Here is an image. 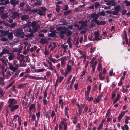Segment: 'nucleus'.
Here are the masks:
<instances>
[{
  "instance_id": "4d7b16f0",
  "label": "nucleus",
  "mask_w": 130,
  "mask_h": 130,
  "mask_svg": "<svg viewBox=\"0 0 130 130\" xmlns=\"http://www.w3.org/2000/svg\"><path fill=\"white\" fill-rule=\"evenodd\" d=\"M91 89V87L90 86H89L87 87V92L89 93L90 92Z\"/></svg>"
},
{
  "instance_id": "c85d7f7f",
  "label": "nucleus",
  "mask_w": 130,
  "mask_h": 130,
  "mask_svg": "<svg viewBox=\"0 0 130 130\" xmlns=\"http://www.w3.org/2000/svg\"><path fill=\"white\" fill-rule=\"evenodd\" d=\"M125 114V112L124 111H122L121 113L118 116V118L121 119L123 116Z\"/></svg>"
},
{
  "instance_id": "6e6552de",
  "label": "nucleus",
  "mask_w": 130,
  "mask_h": 130,
  "mask_svg": "<svg viewBox=\"0 0 130 130\" xmlns=\"http://www.w3.org/2000/svg\"><path fill=\"white\" fill-rule=\"evenodd\" d=\"M20 16L19 14L17 12H15L12 13L11 17L13 19L19 18Z\"/></svg>"
},
{
  "instance_id": "2eb2a0df",
  "label": "nucleus",
  "mask_w": 130,
  "mask_h": 130,
  "mask_svg": "<svg viewBox=\"0 0 130 130\" xmlns=\"http://www.w3.org/2000/svg\"><path fill=\"white\" fill-rule=\"evenodd\" d=\"M57 30L58 31H61L62 30L65 31L66 32L68 30V29H67V28L66 27L63 26L62 28L61 27H58L57 28Z\"/></svg>"
},
{
  "instance_id": "cd10ccee",
  "label": "nucleus",
  "mask_w": 130,
  "mask_h": 130,
  "mask_svg": "<svg viewBox=\"0 0 130 130\" xmlns=\"http://www.w3.org/2000/svg\"><path fill=\"white\" fill-rule=\"evenodd\" d=\"M8 13H5L2 14L1 15V17L3 19L6 18L8 17Z\"/></svg>"
},
{
  "instance_id": "39448f33",
  "label": "nucleus",
  "mask_w": 130,
  "mask_h": 130,
  "mask_svg": "<svg viewBox=\"0 0 130 130\" xmlns=\"http://www.w3.org/2000/svg\"><path fill=\"white\" fill-rule=\"evenodd\" d=\"M114 10L112 11V14L115 15H117L119 12L120 9V6L117 5L114 8Z\"/></svg>"
},
{
  "instance_id": "0eeeda50",
  "label": "nucleus",
  "mask_w": 130,
  "mask_h": 130,
  "mask_svg": "<svg viewBox=\"0 0 130 130\" xmlns=\"http://www.w3.org/2000/svg\"><path fill=\"white\" fill-rule=\"evenodd\" d=\"M24 34L22 29L19 28L16 30V36L18 37H20L22 34Z\"/></svg>"
},
{
  "instance_id": "8fccbe9b",
  "label": "nucleus",
  "mask_w": 130,
  "mask_h": 130,
  "mask_svg": "<svg viewBox=\"0 0 130 130\" xmlns=\"http://www.w3.org/2000/svg\"><path fill=\"white\" fill-rule=\"evenodd\" d=\"M102 69V66L101 64L100 63H99L98 67V70L99 71H100V69Z\"/></svg>"
},
{
  "instance_id": "774afa93",
  "label": "nucleus",
  "mask_w": 130,
  "mask_h": 130,
  "mask_svg": "<svg viewBox=\"0 0 130 130\" xmlns=\"http://www.w3.org/2000/svg\"><path fill=\"white\" fill-rule=\"evenodd\" d=\"M23 86V85L22 84H20L19 85L18 87V88H22Z\"/></svg>"
},
{
  "instance_id": "bb28decb",
  "label": "nucleus",
  "mask_w": 130,
  "mask_h": 130,
  "mask_svg": "<svg viewBox=\"0 0 130 130\" xmlns=\"http://www.w3.org/2000/svg\"><path fill=\"white\" fill-rule=\"evenodd\" d=\"M17 25V23H13L11 24H9L8 26L11 28H13L15 27Z\"/></svg>"
},
{
  "instance_id": "5fc2aeb1",
  "label": "nucleus",
  "mask_w": 130,
  "mask_h": 130,
  "mask_svg": "<svg viewBox=\"0 0 130 130\" xmlns=\"http://www.w3.org/2000/svg\"><path fill=\"white\" fill-rule=\"evenodd\" d=\"M115 74V73H113V71H111L109 72V75L110 76H113Z\"/></svg>"
},
{
  "instance_id": "7ed1b4c3",
  "label": "nucleus",
  "mask_w": 130,
  "mask_h": 130,
  "mask_svg": "<svg viewBox=\"0 0 130 130\" xmlns=\"http://www.w3.org/2000/svg\"><path fill=\"white\" fill-rule=\"evenodd\" d=\"M87 21H80L79 22V23L81 25L79 28L78 29V30H80L83 29L84 28L87 26Z\"/></svg>"
},
{
  "instance_id": "49530a36",
  "label": "nucleus",
  "mask_w": 130,
  "mask_h": 130,
  "mask_svg": "<svg viewBox=\"0 0 130 130\" xmlns=\"http://www.w3.org/2000/svg\"><path fill=\"white\" fill-rule=\"evenodd\" d=\"M90 67L92 68V71L94 72L95 71V66H94L93 64H91L90 65Z\"/></svg>"
},
{
  "instance_id": "e433bc0d",
  "label": "nucleus",
  "mask_w": 130,
  "mask_h": 130,
  "mask_svg": "<svg viewBox=\"0 0 130 130\" xmlns=\"http://www.w3.org/2000/svg\"><path fill=\"white\" fill-rule=\"evenodd\" d=\"M32 23L31 22L29 21L28 22H27L26 24L27 25V27L29 28H30V26H32Z\"/></svg>"
},
{
  "instance_id": "20e7f679",
  "label": "nucleus",
  "mask_w": 130,
  "mask_h": 130,
  "mask_svg": "<svg viewBox=\"0 0 130 130\" xmlns=\"http://www.w3.org/2000/svg\"><path fill=\"white\" fill-rule=\"evenodd\" d=\"M98 19L93 18L91 20L92 22L94 21H95V23L98 25H104L106 23V22L105 21H100L97 20Z\"/></svg>"
},
{
  "instance_id": "de8ad7c7",
  "label": "nucleus",
  "mask_w": 130,
  "mask_h": 130,
  "mask_svg": "<svg viewBox=\"0 0 130 130\" xmlns=\"http://www.w3.org/2000/svg\"><path fill=\"white\" fill-rule=\"evenodd\" d=\"M41 10H42L43 12H45V11L47 10V9H46L44 7H41Z\"/></svg>"
},
{
  "instance_id": "58836bf2",
  "label": "nucleus",
  "mask_w": 130,
  "mask_h": 130,
  "mask_svg": "<svg viewBox=\"0 0 130 130\" xmlns=\"http://www.w3.org/2000/svg\"><path fill=\"white\" fill-rule=\"evenodd\" d=\"M45 70L44 68L36 70V72H41L44 71Z\"/></svg>"
},
{
  "instance_id": "a19ab883",
  "label": "nucleus",
  "mask_w": 130,
  "mask_h": 130,
  "mask_svg": "<svg viewBox=\"0 0 130 130\" xmlns=\"http://www.w3.org/2000/svg\"><path fill=\"white\" fill-rule=\"evenodd\" d=\"M35 105L34 104H32L29 107V110L31 111L33 109L35 108Z\"/></svg>"
},
{
  "instance_id": "603ef678",
  "label": "nucleus",
  "mask_w": 130,
  "mask_h": 130,
  "mask_svg": "<svg viewBox=\"0 0 130 130\" xmlns=\"http://www.w3.org/2000/svg\"><path fill=\"white\" fill-rule=\"evenodd\" d=\"M38 10L37 8H35L32 10L31 11L33 12H37L38 11Z\"/></svg>"
},
{
  "instance_id": "79ce46f5",
  "label": "nucleus",
  "mask_w": 130,
  "mask_h": 130,
  "mask_svg": "<svg viewBox=\"0 0 130 130\" xmlns=\"http://www.w3.org/2000/svg\"><path fill=\"white\" fill-rule=\"evenodd\" d=\"M77 117L76 116H75L74 118V120L73 121V123L75 124L77 122Z\"/></svg>"
},
{
  "instance_id": "423d86ee",
  "label": "nucleus",
  "mask_w": 130,
  "mask_h": 130,
  "mask_svg": "<svg viewBox=\"0 0 130 130\" xmlns=\"http://www.w3.org/2000/svg\"><path fill=\"white\" fill-rule=\"evenodd\" d=\"M16 100L14 99H9L8 101V103L9 104L8 106L10 108L12 104H14L16 103Z\"/></svg>"
},
{
  "instance_id": "dca6fc26",
  "label": "nucleus",
  "mask_w": 130,
  "mask_h": 130,
  "mask_svg": "<svg viewBox=\"0 0 130 130\" xmlns=\"http://www.w3.org/2000/svg\"><path fill=\"white\" fill-rule=\"evenodd\" d=\"M9 69L12 71H13V72H15L17 69V67H14L12 64H9Z\"/></svg>"
},
{
  "instance_id": "b1692460",
  "label": "nucleus",
  "mask_w": 130,
  "mask_h": 130,
  "mask_svg": "<svg viewBox=\"0 0 130 130\" xmlns=\"http://www.w3.org/2000/svg\"><path fill=\"white\" fill-rule=\"evenodd\" d=\"M9 54L10 55H9L8 58L9 60H12L13 59L14 57V55L12 53H10Z\"/></svg>"
},
{
  "instance_id": "c756f323",
  "label": "nucleus",
  "mask_w": 130,
  "mask_h": 130,
  "mask_svg": "<svg viewBox=\"0 0 130 130\" xmlns=\"http://www.w3.org/2000/svg\"><path fill=\"white\" fill-rule=\"evenodd\" d=\"M67 31V32H66L65 34L67 36H69L72 34V32L71 31L69 30L68 29Z\"/></svg>"
},
{
  "instance_id": "4468645a",
  "label": "nucleus",
  "mask_w": 130,
  "mask_h": 130,
  "mask_svg": "<svg viewBox=\"0 0 130 130\" xmlns=\"http://www.w3.org/2000/svg\"><path fill=\"white\" fill-rule=\"evenodd\" d=\"M9 51L6 48H4L3 49L2 51L0 53V57L2 55L5 53L9 54L10 53H9Z\"/></svg>"
},
{
  "instance_id": "f3484780",
  "label": "nucleus",
  "mask_w": 130,
  "mask_h": 130,
  "mask_svg": "<svg viewBox=\"0 0 130 130\" xmlns=\"http://www.w3.org/2000/svg\"><path fill=\"white\" fill-rule=\"evenodd\" d=\"M42 4V1H40V0H36V2L35 4L32 5L33 6H35L36 5L40 6Z\"/></svg>"
},
{
  "instance_id": "680f3d73",
  "label": "nucleus",
  "mask_w": 130,
  "mask_h": 130,
  "mask_svg": "<svg viewBox=\"0 0 130 130\" xmlns=\"http://www.w3.org/2000/svg\"><path fill=\"white\" fill-rule=\"evenodd\" d=\"M18 75V73H15L14 75H13V77L11 79H12L14 78H15L16 77V76H17Z\"/></svg>"
},
{
  "instance_id": "c03bdc74",
  "label": "nucleus",
  "mask_w": 130,
  "mask_h": 130,
  "mask_svg": "<svg viewBox=\"0 0 130 130\" xmlns=\"http://www.w3.org/2000/svg\"><path fill=\"white\" fill-rule=\"evenodd\" d=\"M33 35H34L33 33H32H32H31L30 34H29L28 35H25L24 36H25L26 37H31L33 36Z\"/></svg>"
},
{
  "instance_id": "aec40b11",
  "label": "nucleus",
  "mask_w": 130,
  "mask_h": 130,
  "mask_svg": "<svg viewBox=\"0 0 130 130\" xmlns=\"http://www.w3.org/2000/svg\"><path fill=\"white\" fill-rule=\"evenodd\" d=\"M29 18V16L27 15H23L21 17V19L22 21H26Z\"/></svg>"
},
{
  "instance_id": "e2e57ef3",
  "label": "nucleus",
  "mask_w": 130,
  "mask_h": 130,
  "mask_svg": "<svg viewBox=\"0 0 130 130\" xmlns=\"http://www.w3.org/2000/svg\"><path fill=\"white\" fill-rule=\"evenodd\" d=\"M68 6L67 5H66L65 6L64 9H63V10H66L68 9Z\"/></svg>"
},
{
  "instance_id": "473e14b6",
  "label": "nucleus",
  "mask_w": 130,
  "mask_h": 130,
  "mask_svg": "<svg viewBox=\"0 0 130 130\" xmlns=\"http://www.w3.org/2000/svg\"><path fill=\"white\" fill-rule=\"evenodd\" d=\"M63 122H61L59 126V130H62V127L63 125Z\"/></svg>"
},
{
  "instance_id": "37998d69",
  "label": "nucleus",
  "mask_w": 130,
  "mask_h": 130,
  "mask_svg": "<svg viewBox=\"0 0 130 130\" xmlns=\"http://www.w3.org/2000/svg\"><path fill=\"white\" fill-rule=\"evenodd\" d=\"M103 123H100L99 127L98 128V130H100L102 129L103 126Z\"/></svg>"
},
{
  "instance_id": "7c9ffc66",
  "label": "nucleus",
  "mask_w": 130,
  "mask_h": 130,
  "mask_svg": "<svg viewBox=\"0 0 130 130\" xmlns=\"http://www.w3.org/2000/svg\"><path fill=\"white\" fill-rule=\"evenodd\" d=\"M4 80L2 77L0 78V85H2V86H4Z\"/></svg>"
},
{
  "instance_id": "a878e982",
  "label": "nucleus",
  "mask_w": 130,
  "mask_h": 130,
  "mask_svg": "<svg viewBox=\"0 0 130 130\" xmlns=\"http://www.w3.org/2000/svg\"><path fill=\"white\" fill-rule=\"evenodd\" d=\"M8 31H4V33L0 35L1 37H4L7 35L8 34Z\"/></svg>"
},
{
  "instance_id": "f03ea898",
  "label": "nucleus",
  "mask_w": 130,
  "mask_h": 130,
  "mask_svg": "<svg viewBox=\"0 0 130 130\" xmlns=\"http://www.w3.org/2000/svg\"><path fill=\"white\" fill-rule=\"evenodd\" d=\"M106 15L105 11H102L96 14L95 13H92L91 15V18L98 19L100 15L105 16Z\"/></svg>"
},
{
  "instance_id": "393cba45",
  "label": "nucleus",
  "mask_w": 130,
  "mask_h": 130,
  "mask_svg": "<svg viewBox=\"0 0 130 130\" xmlns=\"http://www.w3.org/2000/svg\"><path fill=\"white\" fill-rule=\"evenodd\" d=\"M28 77L32 79H34L36 80H40L42 79V77H36L35 76H29Z\"/></svg>"
},
{
  "instance_id": "bf43d9fd",
  "label": "nucleus",
  "mask_w": 130,
  "mask_h": 130,
  "mask_svg": "<svg viewBox=\"0 0 130 130\" xmlns=\"http://www.w3.org/2000/svg\"><path fill=\"white\" fill-rule=\"evenodd\" d=\"M61 62V66L62 67L64 65L65 62L64 61V60H62Z\"/></svg>"
},
{
  "instance_id": "052dcab7",
  "label": "nucleus",
  "mask_w": 130,
  "mask_h": 130,
  "mask_svg": "<svg viewBox=\"0 0 130 130\" xmlns=\"http://www.w3.org/2000/svg\"><path fill=\"white\" fill-rule=\"evenodd\" d=\"M47 103V100L45 99H44L43 101V104L44 105H46Z\"/></svg>"
},
{
  "instance_id": "2f4dec72",
  "label": "nucleus",
  "mask_w": 130,
  "mask_h": 130,
  "mask_svg": "<svg viewBox=\"0 0 130 130\" xmlns=\"http://www.w3.org/2000/svg\"><path fill=\"white\" fill-rule=\"evenodd\" d=\"M100 97H98L95 100H94V103L95 104H96L100 101Z\"/></svg>"
},
{
  "instance_id": "4c0bfd02",
  "label": "nucleus",
  "mask_w": 130,
  "mask_h": 130,
  "mask_svg": "<svg viewBox=\"0 0 130 130\" xmlns=\"http://www.w3.org/2000/svg\"><path fill=\"white\" fill-rule=\"evenodd\" d=\"M37 48V47L36 46H34L33 47L31 48L29 50L31 52H32L33 51H35Z\"/></svg>"
},
{
  "instance_id": "a211bd4d",
  "label": "nucleus",
  "mask_w": 130,
  "mask_h": 130,
  "mask_svg": "<svg viewBox=\"0 0 130 130\" xmlns=\"http://www.w3.org/2000/svg\"><path fill=\"white\" fill-rule=\"evenodd\" d=\"M37 13L40 16H45L46 14V12H44L40 9H39Z\"/></svg>"
},
{
  "instance_id": "ea45409f",
  "label": "nucleus",
  "mask_w": 130,
  "mask_h": 130,
  "mask_svg": "<svg viewBox=\"0 0 130 130\" xmlns=\"http://www.w3.org/2000/svg\"><path fill=\"white\" fill-rule=\"evenodd\" d=\"M100 5V4L98 2H95L94 4L95 7V9H97L98 7Z\"/></svg>"
},
{
  "instance_id": "9b49d317",
  "label": "nucleus",
  "mask_w": 130,
  "mask_h": 130,
  "mask_svg": "<svg viewBox=\"0 0 130 130\" xmlns=\"http://www.w3.org/2000/svg\"><path fill=\"white\" fill-rule=\"evenodd\" d=\"M60 32L58 33L59 34V36L61 39H63L65 37L64 35L65 34V31L63 30L60 31Z\"/></svg>"
},
{
  "instance_id": "5701e85b",
  "label": "nucleus",
  "mask_w": 130,
  "mask_h": 130,
  "mask_svg": "<svg viewBox=\"0 0 130 130\" xmlns=\"http://www.w3.org/2000/svg\"><path fill=\"white\" fill-rule=\"evenodd\" d=\"M69 109L67 107H65V115L66 116H67V118H69Z\"/></svg>"
},
{
  "instance_id": "c9c22d12",
  "label": "nucleus",
  "mask_w": 130,
  "mask_h": 130,
  "mask_svg": "<svg viewBox=\"0 0 130 130\" xmlns=\"http://www.w3.org/2000/svg\"><path fill=\"white\" fill-rule=\"evenodd\" d=\"M8 37L9 39L13 38V37L12 34L11 33H9L8 34Z\"/></svg>"
},
{
  "instance_id": "4be33fe9",
  "label": "nucleus",
  "mask_w": 130,
  "mask_h": 130,
  "mask_svg": "<svg viewBox=\"0 0 130 130\" xmlns=\"http://www.w3.org/2000/svg\"><path fill=\"white\" fill-rule=\"evenodd\" d=\"M19 107V106L18 105H16L14 106H11V111H13L15 109H17Z\"/></svg>"
},
{
  "instance_id": "a18cd8bd",
  "label": "nucleus",
  "mask_w": 130,
  "mask_h": 130,
  "mask_svg": "<svg viewBox=\"0 0 130 130\" xmlns=\"http://www.w3.org/2000/svg\"><path fill=\"white\" fill-rule=\"evenodd\" d=\"M1 38L0 40L2 41H7L8 40V39L6 38L3 37H1Z\"/></svg>"
},
{
  "instance_id": "0e129e2a",
  "label": "nucleus",
  "mask_w": 130,
  "mask_h": 130,
  "mask_svg": "<svg viewBox=\"0 0 130 130\" xmlns=\"http://www.w3.org/2000/svg\"><path fill=\"white\" fill-rule=\"evenodd\" d=\"M21 119L19 117H18V122L19 123V126H20L21 124Z\"/></svg>"
},
{
  "instance_id": "6e6d98bb",
  "label": "nucleus",
  "mask_w": 130,
  "mask_h": 130,
  "mask_svg": "<svg viewBox=\"0 0 130 130\" xmlns=\"http://www.w3.org/2000/svg\"><path fill=\"white\" fill-rule=\"evenodd\" d=\"M60 71L62 75L65 76V73H64L63 69H61Z\"/></svg>"
},
{
  "instance_id": "6ab92c4d",
  "label": "nucleus",
  "mask_w": 130,
  "mask_h": 130,
  "mask_svg": "<svg viewBox=\"0 0 130 130\" xmlns=\"http://www.w3.org/2000/svg\"><path fill=\"white\" fill-rule=\"evenodd\" d=\"M48 42L47 39L45 38H42L40 39V43L42 44H45Z\"/></svg>"
},
{
  "instance_id": "412c9836",
  "label": "nucleus",
  "mask_w": 130,
  "mask_h": 130,
  "mask_svg": "<svg viewBox=\"0 0 130 130\" xmlns=\"http://www.w3.org/2000/svg\"><path fill=\"white\" fill-rule=\"evenodd\" d=\"M56 30L53 31H51V33H50L48 36L51 37H53L56 35Z\"/></svg>"
},
{
  "instance_id": "09e8293b",
  "label": "nucleus",
  "mask_w": 130,
  "mask_h": 130,
  "mask_svg": "<svg viewBox=\"0 0 130 130\" xmlns=\"http://www.w3.org/2000/svg\"><path fill=\"white\" fill-rule=\"evenodd\" d=\"M4 93L3 92V90L1 88H0V94L1 96V97H2L3 96L4 94Z\"/></svg>"
},
{
  "instance_id": "9d476101",
  "label": "nucleus",
  "mask_w": 130,
  "mask_h": 130,
  "mask_svg": "<svg viewBox=\"0 0 130 130\" xmlns=\"http://www.w3.org/2000/svg\"><path fill=\"white\" fill-rule=\"evenodd\" d=\"M94 36L95 38L94 39H93V41H94V40H96L98 41L100 40V39L99 38V33L98 32L96 31L95 32Z\"/></svg>"
},
{
  "instance_id": "864d4df0",
  "label": "nucleus",
  "mask_w": 130,
  "mask_h": 130,
  "mask_svg": "<svg viewBox=\"0 0 130 130\" xmlns=\"http://www.w3.org/2000/svg\"><path fill=\"white\" fill-rule=\"evenodd\" d=\"M127 11L125 9H123L122 10V15H125Z\"/></svg>"
},
{
  "instance_id": "f8f14e48",
  "label": "nucleus",
  "mask_w": 130,
  "mask_h": 130,
  "mask_svg": "<svg viewBox=\"0 0 130 130\" xmlns=\"http://www.w3.org/2000/svg\"><path fill=\"white\" fill-rule=\"evenodd\" d=\"M71 65L67 66L66 69L65 70V76H67L68 73L71 71Z\"/></svg>"
},
{
  "instance_id": "3c124183",
  "label": "nucleus",
  "mask_w": 130,
  "mask_h": 130,
  "mask_svg": "<svg viewBox=\"0 0 130 130\" xmlns=\"http://www.w3.org/2000/svg\"><path fill=\"white\" fill-rule=\"evenodd\" d=\"M125 117L126 118L125 120V123L127 124L128 123V119L129 117L126 116H125Z\"/></svg>"
},
{
  "instance_id": "1a4fd4ad",
  "label": "nucleus",
  "mask_w": 130,
  "mask_h": 130,
  "mask_svg": "<svg viewBox=\"0 0 130 130\" xmlns=\"http://www.w3.org/2000/svg\"><path fill=\"white\" fill-rule=\"evenodd\" d=\"M106 4L108 6H110V7H111V6H115L116 5V3L115 2H113L109 0L108 2L106 3Z\"/></svg>"
},
{
  "instance_id": "f704fd0d",
  "label": "nucleus",
  "mask_w": 130,
  "mask_h": 130,
  "mask_svg": "<svg viewBox=\"0 0 130 130\" xmlns=\"http://www.w3.org/2000/svg\"><path fill=\"white\" fill-rule=\"evenodd\" d=\"M124 2L126 4V6H130V2L127 1V0H126Z\"/></svg>"
},
{
  "instance_id": "ddd939ff",
  "label": "nucleus",
  "mask_w": 130,
  "mask_h": 130,
  "mask_svg": "<svg viewBox=\"0 0 130 130\" xmlns=\"http://www.w3.org/2000/svg\"><path fill=\"white\" fill-rule=\"evenodd\" d=\"M16 0H10V3L13 5V7H15L16 5L18 4L19 2V0L16 1Z\"/></svg>"
},
{
  "instance_id": "f257e3e1",
  "label": "nucleus",
  "mask_w": 130,
  "mask_h": 130,
  "mask_svg": "<svg viewBox=\"0 0 130 130\" xmlns=\"http://www.w3.org/2000/svg\"><path fill=\"white\" fill-rule=\"evenodd\" d=\"M36 22H32V27L33 28L32 29L30 28H29V32H31V33H34L36 32L37 30L39 29L40 27L38 25H36Z\"/></svg>"
},
{
  "instance_id": "338daca9",
  "label": "nucleus",
  "mask_w": 130,
  "mask_h": 130,
  "mask_svg": "<svg viewBox=\"0 0 130 130\" xmlns=\"http://www.w3.org/2000/svg\"><path fill=\"white\" fill-rule=\"evenodd\" d=\"M35 115L34 114H33L32 115L31 120L32 121H34L35 119Z\"/></svg>"
},
{
  "instance_id": "72a5a7b5",
  "label": "nucleus",
  "mask_w": 130,
  "mask_h": 130,
  "mask_svg": "<svg viewBox=\"0 0 130 130\" xmlns=\"http://www.w3.org/2000/svg\"><path fill=\"white\" fill-rule=\"evenodd\" d=\"M71 12V10H69L68 11H67L66 12H64V15H67L69 14Z\"/></svg>"
},
{
  "instance_id": "13d9d810",
  "label": "nucleus",
  "mask_w": 130,
  "mask_h": 130,
  "mask_svg": "<svg viewBox=\"0 0 130 130\" xmlns=\"http://www.w3.org/2000/svg\"><path fill=\"white\" fill-rule=\"evenodd\" d=\"M0 60L2 61L3 63L4 64H6V62L5 61V59H0Z\"/></svg>"
},
{
  "instance_id": "69168bd1",
  "label": "nucleus",
  "mask_w": 130,
  "mask_h": 130,
  "mask_svg": "<svg viewBox=\"0 0 130 130\" xmlns=\"http://www.w3.org/2000/svg\"><path fill=\"white\" fill-rule=\"evenodd\" d=\"M24 5V3L22 2L20 3L19 5L20 7H23Z\"/></svg>"
}]
</instances>
